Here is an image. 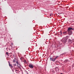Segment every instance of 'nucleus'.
I'll use <instances>...</instances> for the list:
<instances>
[{
  "label": "nucleus",
  "mask_w": 74,
  "mask_h": 74,
  "mask_svg": "<svg viewBox=\"0 0 74 74\" xmlns=\"http://www.w3.org/2000/svg\"><path fill=\"white\" fill-rule=\"evenodd\" d=\"M13 63H15V60H14L13 61Z\"/></svg>",
  "instance_id": "obj_10"
},
{
  "label": "nucleus",
  "mask_w": 74,
  "mask_h": 74,
  "mask_svg": "<svg viewBox=\"0 0 74 74\" xmlns=\"http://www.w3.org/2000/svg\"><path fill=\"white\" fill-rule=\"evenodd\" d=\"M9 66H10V67H11L12 68H13V66H12V64H10V62H9Z\"/></svg>",
  "instance_id": "obj_6"
},
{
  "label": "nucleus",
  "mask_w": 74,
  "mask_h": 74,
  "mask_svg": "<svg viewBox=\"0 0 74 74\" xmlns=\"http://www.w3.org/2000/svg\"><path fill=\"white\" fill-rule=\"evenodd\" d=\"M6 55H8V52H6Z\"/></svg>",
  "instance_id": "obj_12"
},
{
  "label": "nucleus",
  "mask_w": 74,
  "mask_h": 74,
  "mask_svg": "<svg viewBox=\"0 0 74 74\" xmlns=\"http://www.w3.org/2000/svg\"><path fill=\"white\" fill-rule=\"evenodd\" d=\"M57 58H58V56L56 57L55 58V60H56V59H57Z\"/></svg>",
  "instance_id": "obj_13"
},
{
  "label": "nucleus",
  "mask_w": 74,
  "mask_h": 74,
  "mask_svg": "<svg viewBox=\"0 0 74 74\" xmlns=\"http://www.w3.org/2000/svg\"><path fill=\"white\" fill-rule=\"evenodd\" d=\"M50 16H52V14H50Z\"/></svg>",
  "instance_id": "obj_15"
},
{
  "label": "nucleus",
  "mask_w": 74,
  "mask_h": 74,
  "mask_svg": "<svg viewBox=\"0 0 74 74\" xmlns=\"http://www.w3.org/2000/svg\"><path fill=\"white\" fill-rule=\"evenodd\" d=\"M29 66L30 69H33V68L34 65L32 64H29Z\"/></svg>",
  "instance_id": "obj_4"
},
{
  "label": "nucleus",
  "mask_w": 74,
  "mask_h": 74,
  "mask_svg": "<svg viewBox=\"0 0 74 74\" xmlns=\"http://www.w3.org/2000/svg\"><path fill=\"white\" fill-rule=\"evenodd\" d=\"M20 59L21 60V58H20Z\"/></svg>",
  "instance_id": "obj_19"
},
{
  "label": "nucleus",
  "mask_w": 74,
  "mask_h": 74,
  "mask_svg": "<svg viewBox=\"0 0 74 74\" xmlns=\"http://www.w3.org/2000/svg\"><path fill=\"white\" fill-rule=\"evenodd\" d=\"M73 30L74 29L71 27H69L68 28L67 32L68 33V34H69V35H71V34H72V30Z\"/></svg>",
  "instance_id": "obj_1"
},
{
  "label": "nucleus",
  "mask_w": 74,
  "mask_h": 74,
  "mask_svg": "<svg viewBox=\"0 0 74 74\" xmlns=\"http://www.w3.org/2000/svg\"><path fill=\"white\" fill-rule=\"evenodd\" d=\"M16 63L17 64V65H19V62H18V61H16Z\"/></svg>",
  "instance_id": "obj_9"
},
{
  "label": "nucleus",
  "mask_w": 74,
  "mask_h": 74,
  "mask_svg": "<svg viewBox=\"0 0 74 74\" xmlns=\"http://www.w3.org/2000/svg\"><path fill=\"white\" fill-rule=\"evenodd\" d=\"M50 60L51 61H53V62H55V58H50Z\"/></svg>",
  "instance_id": "obj_3"
},
{
  "label": "nucleus",
  "mask_w": 74,
  "mask_h": 74,
  "mask_svg": "<svg viewBox=\"0 0 74 74\" xmlns=\"http://www.w3.org/2000/svg\"><path fill=\"white\" fill-rule=\"evenodd\" d=\"M68 42H69V43H71V40H68Z\"/></svg>",
  "instance_id": "obj_8"
},
{
  "label": "nucleus",
  "mask_w": 74,
  "mask_h": 74,
  "mask_svg": "<svg viewBox=\"0 0 74 74\" xmlns=\"http://www.w3.org/2000/svg\"><path fill=\"white\" fill-rule=\"evenodd\" d=\"M14 66H16V64H14Z\"/></svg>",
  "instance_id": "obj_14"
},
{
  "label": "nucleus",
  "mask_w": 74,
  "mask_h": 74,
  "mask_svg": "<svg viewBox=\"0 0 74 74\" xmlns=\"http://www.w3.org/2000/svg\"><path fill=\"white\" fill-rule=\"evenodd\" d=\"M60 33H61V34H62V33L60 32Z\"/></svg>",
  "instance_id": "obj_17"
},
{
  "label": "nucleus",
  "mask_w": 74,
  "mask_h": 74,
  "mask_svg": "<svg viewBox=\"0 0 74 74\" xmlns=\"http://www.w3.org/2000/svg\"><path fill=\"white\" fill-rule=\"evenodd\" d=\"M24 63H26V60H24Z\"/></svg>",
  "instance_id": "obj_11"
},
{
  "label": "nucleus",
  "mask_w": 74,
  "mask_h": 74,
  "mask_svg": "<svg viewBox=\"0 0 74 74\" xmlns=\"http://www.w3.org/2000/svg\"><path fill=\"white\" fill-rule=\"evenodd\" d=\"M55 70L57 71H59V68H58V67H56L55 69Z\"/></svg>",
  "instance_id": "obj_7"
},
{
  "label": "nucleus",
  "mask_w": 74,
  "mask_h": 74,
  "mask_svg": "<svg viewBox=\"0 0 74 74\" xmlns=\"http://www.w3.org/2000/svg\"><path fill=\"white\" fill-rule=\"evenodd\" d=\"M67 39L66 38L64 39H63L62 40V42H63L64 44H66V42H67Z\"/></svg>",
  "instance_id": "obj_2"
},
{
  "label": "nucleus",
  "mask_w": 74,
  "mask_h": 74,
  "mask_svg": "<svg viewBox=\"0 0 74 74\" xmlns=\"http://www.w3.org/2000/svg\"><path fill=\"white\" fill-rule=\"evenodd\" d=\"M63 34L64 35L67 34V31H65L63 32Z\"/></svg>",
  "instance_id": "obj_5"
},
{
  "label": "nucleus",
  "mask_w": 74,
  "mask_h": 74,
  "mask_svg": "<svg viewBox=\"0 0 74 74\" xmlns=\"http://www.w3.org/2000/svg\"><path fill=\"white\" fill-rule=\"evenodd\" d=\"M12 45H13V43H12Z\"/></svg>",
  "instance_id": "obj_16"
},
{
  "label": "nucleus",
  "mask_w": 74,
  "mask_h": 74,
  "mask_svg": "<svg viewBox=\"0 0 74 74\" xmlns=\"http://www.w3.org/2000/svg\"><path fill=\"white\" fill-rule=\"evenodd\" d=\"M60 74H63V73H61Z\"/></svg>",
  "instance_id": "obj_18"
}]
</instances>
